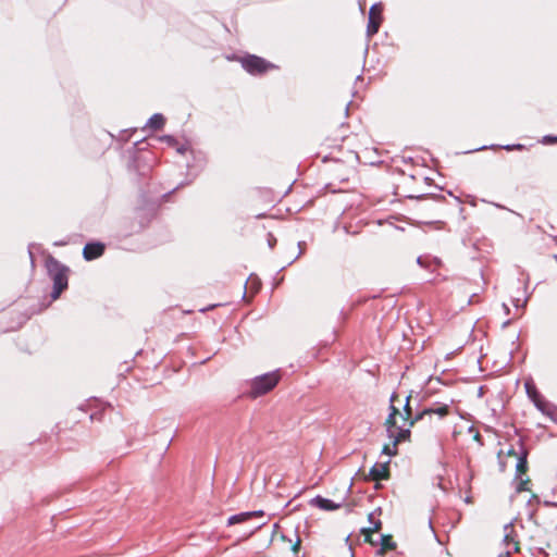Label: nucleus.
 Returning a JSON list of instances; mask_svg holds the SVG:
<instances>
[{
  "instance_id": "nucleus-18",
  "label": "nucleus",
  "mask_w": 557,
  "mask_h": 557,
  "mask_svg": "<svg viewBox=\"0 0 557 557\" xmlns=\"http://www.w3.org/2000/svg\"><path fill=\"white\" fill-rule=\"evenodd\" d=\"M336 139H330V138H326L325 141L322 144V146H324L326 149H333V150H337V151H341L342 150V145H335L333 144V141H335Z\"/></svg>"
},
{
  "instance_id": "nucleus-8",
  "label": "nucleus",
  "mask_w": 557,
  "mask_h": 557,
  "mask_svg": "<svg viewBox=\"0 0 557 557\" xmlns=\"http://www.w3.org/2000/svg\"><path fill=\"white\" fill-rule=\"evenodd\" d=\"M388 462L384 463H375L369 471V474L366 476L369 481L379 482L381 480H387L391 476Z\"/></svg>"
},
{
  "instance_id": "nucleus-27",
  "label": "nucleus",
  "mask_w": 557,
  "mask_h": 557,
  "mask_svg": "<svg viewBox=\"0 0 557 557\" xmlns=\"http://www.w3.org/2000/svg\"><path fill=\"white\" fill-rule=\"evenodd\" d=\"M259 286L260 284L258 283V286H253V289H256V292L259 290Z\"/></svg>"
},
{
  "instance_id": "nucleus-11",
  "label": "nucleus",
  "mask_w": 557,
  "mask_h": 557,
  "mask_svg": "<svg viewBox=\"0 0 557 557\" xmlns=\"http://www.w3.org/2000/svg\"><path fill=\"white\" fill-rule=\"evenodd\" d=\"M368 520L371 523L369 528L362 529V534L364 535V541L370 544H374L372 540V534L379 532L382 529V521L380 519H375V512H370L368 515Z\"/></svg>"
},
{
  "instance_id": "nucleus-17",
  "label": "nucleus",
  "mask_w": 557,
  "mask_h": 557,
  "mask_svg": "<svg viewBox=\"0 0 557 557\" xmlns=\"http://www.w3.org/2000/svg\"><path fill=\"white\" fill-rule=\"evenodd\" d=\"M528 460H527V453H524L522 456L518 458V462L516 466L517 473L519 475L527 474L528 472Z\"/></svg>"
},
{
  "instance_id": "nucleus-4",
  "label": "nucleus",
  "mask_w": 557,
  "mask_h": 557,
  "mask_svg": "<svg viewBox=\"0 0 557 557\" xmlns=\"http://www.w3.org/2000/svg\"><path fill=\"white\" fill-rule=\"evenodd\" d=\"M392 443L385 444L382 448V454L387 456H396L398 454V445L403 442L410 441L411 430L398 428L397 432H388Z\"/></svg>"
},
{
  "instance_id": "nucleus-12",
  "label": "nucleus",
  "mask_w": 557,
  "mask_h": 557,
  "mask_svg": "<svg viewBox=\"0 0 557 557\" xmlns=\"http://www.w3.org/2000/svg\"><path fill=\"white\" fill-rule=\"evenodd\" d=\"M311 505L318 507L321 510L333 511L342 507L341 503H335L331 499L322 496H317L311 500Z\"/></svg>"
},
{
  "instance_id": "nucleus-16",
  "label": "nucleus",
  "mask_w": 557,
  "mask_h": 557,
  "mask_svg": "<svg viewBox=\"0 0 557 557\" xmlns=\"http://www.w3.org/2000/svg\"><path fill=\"white\" fill-rule=\"evenodd\" d=\"M249 515L250 513L247 511V512H240V513L231 516L227 519V524L228 525H234V524H237V523H244V522H246V521L251 519Z\"/></svg>"
},
{
  "instance_id": "nucleus-24",
  "label": "nucleus",
  "mask_w": 557,
  "mask_h": 557,
  "mask_svg": "<svg viewBox=\"0 0 557 557\" xmlns=\"http://www.w3.org/2000/svg\"><path fill=\"white\" fill-rule=\"evenodd\" d=\"M326 158L336 159V156L334 154V151H331V152L329 153V156H325V157H324V159H326Z\"/></svg>"
},
{
  "instance_id": "nucleus-20",
  "label": "nucleus",
  "mask_w": 557,
  "mask_h": 557,
  "mask_svg": "<svg viewBox=\"0 0 557 557\" xmlns=\"http://www.w3.org/2000/svg\"><path fill=\"white\" fill-rule=\"evenodd\" d=\"M541 141L545 145L557 144V136L547 135L544 136Z\"/></svg>"
},
{
  "instance_id": "nucleus-10",
  "label": "nucleus",
  "mask_w": 557,
  "mask_h": 557,
  "mask_svg": "<svg viewBox=\"0 0 557 557\" xmlns=\"http://www.w3.org/2000/svg\"><path fill=\"white\" fill-rule=\"evenodd\" d=\"M106 246L102 243H88L83 249V257L87 261L95 260L104 253Z\"/></svg>"
},
{
  "instance_id": "nucleus-13",
  "label": "nucleus",
  "mask_w": 557,
  "mask_h": 557,
  "mask_svg": "<svg viewBox=\"0 0 557 557\" xmlns=\"http://www.w3.org/2000/svg\"><path fill=\"white\" fill-rule=\"evenodd\" d=\"M401 412L403 413L400 414V420L403 421V425H407L406 429L410 430L412 428V426H410V422L413 421V419H414V417H412V410L410 407V396L406 397V401L403 405Z\"/></svg>"
},
{
  "instance_id": "nucleus-5",
  "label": "nucleus",
  "mask_w": 557,
  "mask_h": 557,
  "mask_svg": "<svg viewBox=\"0 0 557 557\" xmlns=\"http://www.w3.org/2000/svg\"><path fill=\"white\" fill-rule=\"evenodd\" d=\"M389 414L386 418L384 425L387 432H397L398 428H405L406 425H398L397 418L400 419L401 410L397 407V403H400L399 396L397 393H393L389 399Z\"/></svg>"
},
{
  "instance_id": "nucleus-1",
  "label": "nucleus",
  "mask_w": 557,
  "mask_h": 557,
  "mask_svg": "<svg viewBox=\"0 0 557 557\" xmlns=\"http://www.w3.org/2000/svg\"><path fill=\"white\" fill-rule=\"evenodd\" d=\"M45 267L49 276L53 281L51 298L57 300L69 286V268L51 255L46 257Z\"/></svg>"
},
{
  "instance_id": "nucleus-14",
  "label": "nucleus",
  "mask_w": 557,
  "mask_h": 557,
  "mask_svg": "<svg viewBox=\"0 0 557 557\" xmlns=\"http://www.w3.org/2000/svg\"><path fill=\"white\" fill-rule=\"evenodd\" d=\"M165 124V119L162 114L160 113H157V114H153L148 123H147V126L152 129V131H160L163 128Z\"/></svg>"
},
{
  "instance_id": "nucleus-19",
  "label": "nucleus",
  "mask_w": 557,
  "mask_h": 557,
  "mask_svg": "<svg viewBox=\"0 0 557 557\" xmlns=\"http://www.w3.org/2000/svg\"><path fill=\"white\" fill-rule=\"evenodd\" d=\"M531 480L529 478L527 479H521L518 486H517V491L518 492H524V491H529V484H530Z\"/></svg>"
},
{
  "instance_id": "nucleus-3",
  "label": "nucleus",
  "mask_w": 557,
  "mask_h": 557,
  "mask_svg": "<svg viewBox=\"0 0 557 557\" xmlns=\"http://www.w3.org/2000/svg\"><path fill=\"white\" fill-rule=\"evenodd\" d=\"M240 64L251 75H262L267 72L276 70L277 66L265 59L249 54L240 59Z\"/></svg>"
},
{
  "instance_id": "nucleus-9",
  "label": "nucleus",
  "mask_w": 557,
  "mask_h": 557,
  "mask_svg": "<svg viewBox=\"0 0 557 557\" xmlns=\"http://www.w3.org/2000/svg\"><path fill=\"white\" fill-rule=\"evenodd\" d=\"M450 413V408L448 405H441L437 407L426 408L423 411L419 412L414 416L413 421L410 422V426H413L418 421L422 420L425 416L438 414L441 418H444Z\"/></svg>"
},
{
  "instance_id": "nucleus-2",
  "label": "nucleus",
  "mask_w": 557,
  "mask_h": 557,
  "mask_svg": "<svg viewBox=\"0 0 557 557\" xmlns=\"http://www.w3.org/2000/svg\"><path fill=\"white\" fill-rule=\"evenodd\" d=\"M280 370L256 376L250 381L249 396L257 398L271 392L281 381Z\"/></svg>"
},
{
  "instance_id": "nucleus-6",
  "label": "nucleus",
  "mask_w": 557,
  "mask_h": 557,
  "mask_svg": "<svg viewBox=\"0 0 557 557\" xmlns=\"http://www.w3.org/2000/svg\"><path fill=\"white\" fill-rule=\"evenodd\" d=\"M383 22V5L382 3L373 4L369 10V22L367 27L368 36L375 35Z\"/></svg>"
},
{
  "instance_id": "nucleus-7",
  "label": "nucleus",
  "mask_w": 557,
  "mask_h": 557,
  "mask_svg": "<svg viewBox=\"0 0 557 557\" xmlns=\"http://www.w3.org/2000/svg\"><path fill=\"white\" fill-rule=\"evenodd\" d=\"M528 396L532 399L534 405L541 410L543 413L549 412V404L545 400V398L539 393L536 387L533 384H525Z\"/></svg>"
},
{
  "instance_id": "nucleus-23",
  "label": "nucleus",
  "mask_w": 557,
  "mask_h": 557,
  "mask_svg": "<svg viewBox=\"0 0 557 557\" xmlns=\"http://www.w3.org/2000/svg\"><path fill=\"white\" fill-rule=\"evenodd\" d=\"M250 516V518H256V517H263L264 516V512L262 510H256V511H248Z\"/></svg>"
},
{
  "instance_id": "nucleus-15",
  "label": "nucleus",
  "mask_w": 557,
  "mask_h": 557,
  "mask_svg": "<svg viewBox=\"0 0 557 557\" xmlns=\"http://www.w3.org/2000/svg\"><path fill=\"white\" fill-rule=\"evenodd\" d=\"M396 543L393 541V536L389 534L382 535L380 555L385 554L388 550H394Z\"/></svg>"
},
{
  "instance_id": "nucleus-28",
  "label": "nucleus",
  "mask_w": 557,
  "mask_h": 557,
  "mask_svg": "<svg viewBox=\"0 0 557 557\" xmlns=\"http://www.w3.org/2000/svg\"><path fill=\"white\" fill-rule=\"evenodd\" d=\"M509 454L516 456V453L513 450H510Z\"/></svg>"
},
{
  "instance_id": "nucleus-25",
  "label": "nucleus",
  "mask_w": 557,
  "mask_h": 557,
  "mask_svg": "<svg viewBox=\"0 0 557 557\" xmlns=\"http://www.w3.org/2000/svg\"><path fill=\"white\" fill-rule=\"evenodd\" d=\"M360 10L363 12L364 11V2H360Z\"/></svg>"
},
{
  "instance_id": "nucleus-22",
  "label": "nucleus",
  "mask_w": 557,
  "mask_h": 557,
  "mask_svg": "<svg viewBox=\"0 0 557 557\" xmlns=\"http://www.w3.org/2000/svg\"><path fill=\"white\" fill-rule=\"evenodd\" d=\"M300 545H301V540L298 537L297 541L294 543V545L292 546V550L297 554L300 549Z\"/></svg>"
},
{
  "instance_id": "nucleus-26",
  "label": "nucleus",
  "mask_w": 557,
  "mask_h": 557,
  "mask_svg": "<svg viewBox=\"0 0 557 557\" xmlns=\"http://www.w3.org/2000/svg\"><path fill=\"white\" fill-rule=\"evenodd\" d=\"M259 286L260 284L258 283V286H253V289H256V292L259 290Z\"/></svg>"
},
{
  "instance_id": "nucleus-21",
  "label": "nucleus",
  "mask_w": 557,
  "mask_h": 557,
  "mask_svg": "<svg viewBox=\"0 0 557 557\" xmlns=\"http://www.w3.org/2000/svg\"><path fill=\"white\" fill-rule=\"evenodd\" d=\"M505 149L508 150V151H511V150H523L524 146L521 145V144H517V145L506 146Z\"/></svg>"
}]
</instances>
